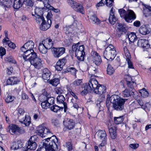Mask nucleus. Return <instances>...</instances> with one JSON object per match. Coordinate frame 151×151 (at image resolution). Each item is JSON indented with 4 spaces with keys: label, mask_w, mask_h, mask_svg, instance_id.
Returning <instances> with one entry per match:
<instances>
[{
    "label": "nucleus",
    "mask_w": 151,
    "mask_h": 151,
    "mask_svg": "<svg viewBox=\"0 0 151 151\" xmlns=\"http://www.w3.org/2000/svg\"><path fill=\"white\" fill-rule=\"evenodd\" d=\"M106 88L104 85L99 84L94 92L96 94L101 95L106 91Z\"/></svg>",
    "instance_id": "obj_21"
},
{
    "label": "nucleus",
    "mask_w": 151,
    "mask_h": 151,
    "mask_svg": "<svg viewBox=\"0 0 151 151\" xmlns=\"http://www.w3.org/2000/svg\"><path fill=\"white\" fill-rule=\"evenodd\" d=\"M22 143L21 141H18L17 142H14L12 143L11 147L12 150H17L22 147Z\"/></svg>",
    "instance_id": "obj_30"
},
{
    "label": "nucleus",
    "mask_w": 151,
    "mask_h": 151,
    "mask_svg": "<svg viewBox=\"0 0 151 151\" xmlns=\"http://www.w3.org/2000/svg\"><path fill=\"white\" fill-rule=\"evenodd\" d=\"M67 2L69 5L73 8L77 3L73 0H67Z\"/></svg>",
    "instance_id": "obj_58"
},
{
    "label": "nucleus",
    "mask_w": 151,
    "mask_h": 151,
    "mask_svg": "<svg viewBox=\"0 0 151 151\" xmlns=\"http://www.w3.org/2000/svg\"><path fill=\"white\" fill-rule=\"evenodd\" d=\"M82 83V79H78L75 80L72 84L75 86H78L81 85Z\"/></svg>",
    "instance_id": "obj_56"
},
{
    "label": "nucleus",
    "mask_w": 151,
    "mask_h": 151,
    "mask_svg": "<svg viewBox=\"0 0 151 151\" xmlns=\"http://www.w3.org/2000/svg\"><path fill=\"white\" fill-rule=\"evenodd\" d=\"M34 19L36 21V22L38 24H40L41 22L45 21L44 17L42 16H34Z\"/></svg>",
    "instance_id": "obj_45"
},
{
    "label": "nucleus",
    "mask_w": 151,
    "mask_h": 151,
    "mask_svg": "<svg viewBox=\"0 0 151 151\" xmlns=\"http://www.w3.org/2000/svg\"><path fill=\"white\" fill-rule=\"evenodd\" d=\"M106 102L107 105L110 101L113 104V108L116 111H121L124 109V104L127 100V99H123L116 95H113L110 96L109 95H107Z\"/></svg>",
    "instance_id": "obj_1"
},
{
    "label": "nucleus",
    "mask_w": 151,
    "mask_h": 151,
    "mask_svg": "<svg viewBox=\"0 0 151 151\" xmlns=\"http://www.w3.org/2000/svg\"><path fill=\"white\" fill-rule=\"evenodd\" d=\"M136 92L135 91L134 89H132L130 91H129L127 88H126L124 90L122 91V95L124 97H128L132 96L133 97H134L135 93Z\"/></svg>",
    "instance_id": "obj_20"
},
{
    "label": "nucleus",
    "mask_w": 151,
    "mask_h": 151,
    "mask_svg": "<svg viewBox=\"0 0 151 151\" xmlns=\"http://www.w3.org/2000/svg\"><path fill=\"white\" fill-rule=\"evenodd\" d=\"M5 60L13 63H15V61L12 56H9L6 57L5 58Z\"/></svg>",
    "instance_id": "obj_51"
},
{
    "label": "nucleus",
    "mask_w": 151,
    "mask_h": 151,
    "mask_svg": "<svg viewBox=\"0 0 151 151\" xmlns=\"http://www.w3.org/2000/svg\"><path fill=\"white\" fill-rule=\"evenodd\" d=\"M23 3L21 0H15L14 2L13 7L14 9H18L22 6Z\"/></svg>",
    "instance_id": "obj_38"
},
{
    "label": "nucleus",
    "mask_w": 151,
    "mask_h": 151,
    "mask_svg": "<svg viewBox=\"0 0 151 151\" xmlns=\"http://www.w3.org/2000/svg\"><path fill=\"white\" fill-rule=\"evenodd\" d=\"M20 82L17 78L12 77L9 78L7 81V83L8 85H14L18 84Z\"/></svg>",
    "instance_id": "obj_28"
},
{
    "label": "nucleus",
    "mask_w": 151,
    "mask_h": 151,
    "mask_svg": "<svg viewBox=\"0 0 151 151\" xmlns=\"http://www.w3.org/2000/svg\"><path fill=\"white\" fill-rule=\"evenodd\" d=\"M137 45L143 48L147 49L150 47V45L147 40L145 39H139L137 42Z\"/></svg>",
    "instance_id": "obj_19"
},
{
    "label": "nucleus",
    "mask_w": 151,
    "mask_h": 151,
    "mask_svg": "<svg viewBox=\"0 0 151 151\" xmlns=\"http://www.w3.org/2000/svg\"><path fill=\"white\" fill-rule=\"evenodd\" d=\"M96 135L99 139L102 141V142L99 145V147L104 146L106 144L107 135L105 131L99 130L96 132Z\"/></svg>",
    "instance_id": "obj_10"
},
{
    "label": "nucleus",
    "mask_w": 151,
    "mask_h": 151,
    "mask_svg": "<svg viewBox=\"0 0 151 151\" xmlns=\"http://www.w3.org/2000/svg\"><path fill=\"white\" fill-rule=\"evenodd\" d=\"M123 50L126 58L131 56L130 55L129 52L126 46L124 47Z\"/></svg>",
    "instance_id": "obj_60"
},
{
    "label": "nucleus",
    "mask_w": 151,
    "mask_h": 151,
    "mask_svg": "<svg viewBox=\"0 0 151 151\" xmlns=\"http://www.w3.org/2000/svg\"><path fill=\"white\" fill-rule=\"evenodd\" d=\"M65 146L69 151L71 150L72 149V144L70 142H68L66 143Z\"/></svg>",
    "instance_id": "obj_61"
},
{
    "label": "nucleus",
    "mask_w": 151,
    "mask_h": 151,
    "mask_svg": "<svg viewBox=\"0 0 151 151\" xmlns=\"http://www.w3.org/2000/svg\"><path fill=\"white\" fill-rule=\"evenodd\" d=\"M54 41L52 40L47 38L45 40L42 41V43L44 45L45 47L48 50L51 49L52 47Z\"/></svg>",
    "instance_id": "obj_15"
},
{
    "label": "nucleus",
    "mask_w": 151,
    "mask_h": 151,
    "mask_svg": "<svg viewBox=\"0 0 151 151\" xmlns=\"http://www.w3.org/2000/svg\"><path fill=\"white\" fill-rule=\"evenodd\" d=\"M14 96H12L10 95H9L7 96L5 99L6 102L9 103L12 101L14 99Z\"/></svg>",
    "instance_id": "obj_53"
},
{
    "label": "nucleus",
    "mask_w": 151,
    "mask_h": 151,
    "mask_svg": "<svg viewBox=\"0 0 151 151\" xmlns=\"http://www.w3.org/2000/svg\"><path fill=\"white\" fill-rule=\"evenodd\" d=\"M131 58V56L127 57L126 58V59L128 65V67L129 68H133V67L132 63L130 60Z\"/></svg>",
    "instance_id": "obj_52"
},
{
    "label": "nucleus",
    "mask_w": 151,
    "mask_h": 151,
    "mask_svg": "<svg viewBox=\"0 0 151 151\" xmlns=\"http://www.w3.org/2000/svg\"><path fill=\"white\" fill-rule=\"evenodd\" d=\"M52 14L51 12H48L47 13V15L46 16L47 21H49V20H50L51 22V19L52 17Z\"/></svg>",
    "instance_id": "obj_62"
},
{
    "label": "nucleus",
    "mask_w": 151,
    "mask_h": 151,
    "mask_svg": "<svg viewBox=\"0 0 151 151\" xmlns=\"http://www.w3.org/2000/svg\"><path fill=\"white\" fill-rule=\"evenodd\" d=\"M56 99L57 102L59 103L63 104L64 108V111L65 112H66L67 109V107L66 103L64 102L65 99L64 96L62 95H58L57 96Z\"/></svg>",
    "instance_id": "obj_24"
},
{
    "label": "nucleus",
    "mask_w": 151,
    "mask_h": 151,
    "mask_svg": "<svg viewBox=\"0 0 151 151\" xmlns=\"http://www.w3.org/2000/svg\"><path fill=\"white\" fill-rule=\"evenodd\" d=\"M50 83L54 86H56L60 83V80L58 78H54L53 79L50 80Z\"/></svg>",
    "instance_id": "obj_42"
},
{
    "label": "nucleus",
    "mask_w": 151,
    "mask_h": 151,
    "mask_svg": "<svg viewBox=\"0 0 151 151\" xmlns=\"http://www.w3.org/2000/svg\"><path fill=\"white\" fill-rule=\"evenodd\" d=\"M39 99L41 103L42 107L45 109L49 108L50 106L54 103L55 98L53 97H50L47 94V92L45 90H43V93L39 97Z\"/></svg>",
    "instance_id": "obj_3"
},
{
    "label": "nucleus",
    "mask_w": 151,
    "mask_h": 151,
    "mask_svg": "<svg viewBox=\"0 0 151 151\" xmlns=\"http://www.w3.org/2000/svg\"><path fill=\"white\" fill-rule=\"evenodd\" d=\"M63 123L66 127L69 129H72L74 127L75 123L72 119H68L64 121Z\"/></svg>",
    "instance_id": "obj_26"
},
{
    "label": "nucleus",
    "mask_w": 151,
    "mask_h": 151,
    "mask_svg": "<svg viewBox=\"0 0 151 151\" xmlns=\"http://www.w3.org/2000/svg\"><path fill=\"white\" fill-rule=\"evenodd\" d=\"M86 83L88 86H90L91 91H93L99 84L97 81L93 78H91L89 80L88 83Z\"/></svg>",
    "instance_id": "obj_17"
},
{
    "label": "nucleus",
    "mask_w": 151,
    "mask_h": 151,
    "mask_svg": "<svg viewBox=\"0 0 151 151\" xmlns=\"http://www.w3.org/2000/svg\"><path fill=\"white\" fill-rule=\"evenodd\" d=\"M23 3L30 7H32L33 5V3L31 0H21Z\"/></svg>",
    "instance_id": "obj_49"
},
{
    "label": "nucleus",
    "mask_w": 151,
    "mask_h": 151,
    "mask_svg": "<svg viewBox=\"0 0 151 151\" xmlns=\"http://www.w3.org/2000/svg\"><path fill=\"white\" fill-rule=\"evenodd\" d=\"M55 92L58 94H61L64 93L65 90L64 88L62 86L57 87L55 89Z\"/></svg>",
    "instance_id": "obj_41"
},
{
    "label": "nucleus",
    "mask_w": 151,
    "mask_h": 151,
    "mask_svg": "<svg viewBox=\"0 0 151 151\" xmlns=\"http://www.w3.org/2000/svg\"><path fill=\"white\" fill-rule=\"evenodd\" d=\"M43 9L42 8H36L35 11V14L34 15L32 14V16H42L43 14Z\"/></svg>",
    "instance_id": "obj_39"
},
{
    "label": "nucleus",
    "mask_w": 151,
    "mask_h": 151,
    "mask_svg": "<svg viewBox=\"0 0 151 151\" xmlns=\"http://www.w3.org/2000/svg\"><path fill=\"white\" fill-rule=\"evenodd\" d=\"M73 8L75 11L82 14H83L84 13V8L80 4L77 3L76 5H75Z\"/></svg>",
    "instance_id": "obj_32"
},
{
    "label": "nucleus",
    "mask_w": 151,
    "mask_h": 151,
    "mask_svg": "<svg viewBox=\"0 0 151 151\" xmlns=\"http://www.w3.org/2000/svg\"><path fill=\"white\" fill-rule=\"evenodd\" d=\"M18 126L14 124H12L9 126L8 129L10 133L12 134H13L17 132Z\"/></svg>",
    "instance_id": "obj_35"
},
{
    "label": "nucleus",
    "mask_w": 151,
    "mask_h": 151,
    "mask_svg": "<svg viewBox=\"0 0 151 151\" xmlns=\"http://www.w3.org/2000/svg\"><path fill=\"white\" fill-rule=\"evenodd\" d=\"M43 3L44 4L45 7L48 9L50 8L51 6L49 4V0H44Z\"/></svg>",
    "instance_id": "obj_55"
},
{
    "label": "nucleus",
    "mask_w": 151,
    "mask_h": 151,
    "mask_svg": "<svg viewBox=\"0 0 151 151\" xmlns=\"http://www.w3.org/2000/svg\"><path fill=\"white\" fill-rule=\"evenodd\" d=\"M66 62V58L65 57L62 59H60L57 62L56 65L55 66V68L58 71H61L62 69Z\"/></svg>",
    "instance_id": "obj_16"
},
{
    "label": "nucleus",
    "mask_w": 151,
    "mask_h": 151,
    "mask_svg": "<svg viewBox=\"0 0 151 151\" xmlns=\"http://www.w3.org/2000/svg\"><path fill=\"white\" fill-rule=\"evenodd\" d=\"M77 27L76 24L69 26H66L63 28V31L65 34L69 35L72 33L74 30V28Z\"/></svg>",
    "instance_id": "obj_18"
},
{
    "label": "nucleus",
    "mask_w": 151,
    "mask_h": 151,
    "mask_svg": "<svg viewBox=\"0 0 151 151\" xmlns=\"http://www.w3.org/2000/svg\"><path fill=\"white\" fill-rule=\"evenodd\" d=\"M114 72V69L110 64L108 65L107 69V73L110 75H112Z\"/></svg>",
    "instance_id": "obj_46"
},
{
    "label": "nucleus",
    "mask_w": 151,
    "mask_h": 151,
    "mask_svg": "<svg viewBox=\"0 0 151 151\" xmlns=\"http://www.w3.org/2000/svg\"><path fill=\"white\" fill-rule=\"evenodd\" d=\"M116 55L115 48L112 44L108 45L104 52L103 56L105 58L110 61L113 60Z\"/></svg>",
    "instance_id": "obj_8"
},
{
    "label": "nucleus",
    "mask_w": 151,
    "mask_h": 151,
    "mask_svg": "<svg viewBox=\"0 0 151 151\" xmlns=\"http://www.w3.org/2000/svg\"><path fill=\"white\" fill-rule=\"evenodd\" d=\"M39 50L40 52L43 54H46L47 52V50H48L45 47L44 45L42 44V43H40L39 46Z\"/></svg>",
    "instance_id": "obj_40"
},
{
    "label": "nucleus",
    "mask_w": 151,
    "mask_h": 151,
    "mask_svg": "<svg viewBox=\"0 0 151 151\" xmlns=\"http://www.w3.org/2000/svg\"><path fill=\"white\" fill-rule=\"evenodd\" d=\"M118 11L121 17L124 18L127 22H132L136 18L134 13L131 10H128L126 11L124 9H119Z\"/></svg>",
    "instance_id": "obj_5"
},
{
    "label": "nucleus",
    "mask_w": 151,
    "mask_h": 151,
    "mask_svg": "<svg viewBox=\"0 0 151 151\" xmlns=\"http://www.w3.org/2000/svg\"><path fill=\"white\" fill-rule=\"evenodd\" d=\"M34 45V43L32 41L30 40L27 42L21 47V50L23 52L21 55H22L24 60L30 57L32 54L35 53L33 49Z\"/></svg>",
    "instance_id": "obj_2"
},
{
    "label": "nucleus",
    "mask_w": 151,
    "mask_h": 151,
    "mask_svg": "<svg viewBox=\"0 0 151 151\" xmlns=\"http://www.w3.org/2000/svg\"><path fill=\"white\" fill-rule=\"evenodd\" d=\"M123 116H121L118 117H114V120L115 124H118L121 123L123 121Z\"/></svg>",
    "instance_id": "obj_43"
},
{
    "label": "nucleus",
    "mask_w": 151,
    "mask_h": 151,
    "mask_svg": "<svg viewBox=\"0 0 151 151\" xmlns=\"http://www.w3.org/2000/svg\"><path fill=\"white\" fill-rule=\"evenodd\" d=\"M0 54L1 58H2V56L6 54V50L4 47H0Z\"/></svg>",
    "instance_id": "obj_59"
},
{
    "label": "nucleus",
    "mask_w": 151,
    "mask_h": 151,
    "mask_svg": "<svg viewBox=\"0 0 151 151\" xmlns=\"http://www.w3.org/2000/svg\"><path fill=\"white\" fill-rule=\"evenodd\" d=\"M109 131L111 137L115 139L116 137V128L115 126H112L109 128Z\"/></svg>",
    "instance_id": "obj_29"
},
{
    "label": "nucleus",
    "mask_w": 151,
    "mask_h": 151,
    "mask_svg": "<svg viewBox=\"0 0 151 151\" xmlns=\"http://www.w3.org/2000/svg\"><path fill=\"white\" fill-rule=\"evenodd\" d=\"M91 55L93 63L96 65H99L100 64L102 60L100 55L95 51H92Z\"/></svg>",
    "instance_id": "obj_13"
},
{
    "label": "nucleus",
    "mask_w": 151,
    "mask_h": 151,
    "mask_svg": "<svg viewBox=\"0 0 151 151\" xmlns=\"http://www.w3.org/2000/svg\"><path fill=\"white\" fill-rule=\"evenodd\" d=\"M140 34L143 35H146L149 34L150 32V29L145 25L141 26L139 29Z\"/></svg>",
    "instance_id": "obj_23"
},
{
    "label": "nucleus",
    "mask_w": 151,
    "mask_h": 151,
    "mask_svg": "<svg viewBox=\"0 0 151 151\" xmlns=\"http://www.w3.org/2000/svg\"><path fill=\"white\" fill-rule=\"evenodd\" d=\"M65 49L64 47H53L51 51L53 56L55 58H59L65 52Z\"/></svg>",
    "instance_id": "obj_12"
},
{
    "label": "nucleus",
    "mask_w": 151,
    "mask_h": 151,
    "mask_svg": "<svg viewBox=\"0 0 151 151\" xmlns=\"http://www.w3.org/2000/svg\"><path fill=\"white\" fill-rule=\"evenodd\" d=\"M12 0H4L3 2V6L6 10V8H9L12 6Z\"/></svg>",
    "instance_id": "obj_36"
},
{
    "label": "nucleus",
    "mask_w": 151,
    "mask_h": 151,
    "mask_svg": "<svg viewBox=\"0 0 151 151\" xmlns=\"http://www.w3.org/2000/svg\"><path fill=\"white\" fill-rule=\"evenodd\" d=\"M63 107H61L57 105H53L51 108V110L55 112H57L60 110H62Z\"/></svg>",
    "instance_id": "obj_47"
},
{
    "label": "nucleus",
    "mask_w": 151,
    "mask_h": 151,
    "mask_svg": "<svg viewBox=\"0 0 151 151\" xmlns=\"http://www.w3.org/2000/svg\"><path fill=\"white\" fill-rule=\"evenodd\" d=\"M104 1L106 6L109 7L112 6L114 3L113 0H104Z\"/></svg>",
    "instance_id": "obj_50"
},
{
    "label": "nucleus",
    "mask_w": 151,
    "mask_h": 151,
    "mask_svg": "<svg viewBox=\"0 0 151 151\" xmlns=\"http://www.w3.org/2000/svg\"><path fill=\"white\" fill-rule=\"evenodd\" d=\"M90 19L92 22H93L94 23L99 24L100 23V21L95 15H93L91 17Z\"/></svg>",
    "instance_id": "obj_48"
},
{
    "label": "nucleus",
    "mask_w": 151,
    "mask_h": 151,
    "mask_svg": "<svg viewBox=\"0 0 151 151\" xmlns=\"http://www.w3.org/2000/svg\"><path fill=\"white\" fill-rule=\"evenodd\" d=\"M117 20V19L115 16L113 12V8H112L110 10V15L109 19V21L111 24H114Z\"/></svg>",
    "instance_id": "obj_25"
},
{
    "label": "nucleus",
    "mask_w": 151,
    "mask_h": 151,
    "mask_svg": "<svg viewBox=\"0 0 151 151\" xmlns=\"http://www.w3.org/2000/svg\"><path fill=\"white\" fill-rule=\"evenodd\" d=\"M143 12L145 16L146 17L151 15V7L145 5L143 9Z\"/></svg>",
    "instance_id": "obj_34"
},
{
    "label": "nucleus",
    "mask_w": 151,
    "mask_h": 151,
    "mask_svg": "<svg viewBox=\"0 0 151 151\" xmlns=\"http://www.w3.org/2000/svg\"><path fill=\"white\" fill-rule=\"evenodd\" d=\"M127 84L129 88L132 89H134V87L136 83L134 81H132L127 83Z\"/></svg>",
    "instance_id": "obj_54"
},
{
    "label": "nucleus",
    "mask_w": 151,
    "mask_h": 151,
    "mask_svg": "<svg viewBox=\"0 0 151 151\" xmlns=\"http://www.w3.org/2000/svg\"><path fill=\"white\" fill-rule=\"evenodd\" d=\"M88 70L89 74L91 75V77H92L93 76H94L96 71V69L95 67L91 66L89 67Z\"/></svg>",
    "instance_id": "obj_44"
},
{
    "label": "nucleus",
    "mask_w": 151,
    "mask_h": 151,
    "mask_svg": "<svg viewBox=\"0 0 151 151\" xmlns=\"http://www.w3.org/2000/svg\"><path fill=\"white\" fill-rule=\"evenodd\" d=\"M17 111L18 118L20 122L26 126H29L31 123L30 119L29 117H27L26 115L23 116L22 118L24 113V110L22 109L19 108Z\"/></svg>",
    "instance_id": "obj_9"
},
{
    "label": "nucleus",
    "mask_w": 151,
    "mask_h": 151,
    "mask_svg": "<svg viewBox=\"0 0 151 151\" xmlns=\"http://www.w3.org/2000/svg\"><path fill=\"white\" fill-rule=\"evenodd\" d=\"M117 32H126V28L124 24L121 23H117L116 24Z\"/></svg>",
    "instance_id": "obj_33"
},
{
    "label": "nucleus",
    "mask_w": 151,
    "mask_h": 151,
    "mask_svg": "<svg viewBox=\"0 0 151 151\" xmlns=\"http://www.w3.org/2000/svg\"><path fill=\"white\" fill-rule=\"evenodd\" d=\"M33 137H31L29 139V140L27 143V146L26 145V147H24L27 150H28L29 149L30 150H35L37 147V145L36 143L32 141V139Z\"/></svg>",
    "instance_id": "obj_14"
},
{
    "label": "nucleus",
    "mask_w": 151,
    "mask_h": 151,
    "mask_svg": "<svg viewBox=\"0 0 151 151\" xmlns=\"http://www.w3.org/2000/svg\"><path fill=\"white\" fill-rule=\"evenodd\" d=\"M128 36L129 40L131 42H133L137 40V36L134 32L128 33Z\"/></svg>",
    "instance_id": "obj_37"
},
{
    "label": "nucleus",
    "mask_w": 151,
    "mask_h": 151,
    "mask_svg": "<svg viewBox=\"0 0 151 151\" xmlns=\"http://www.w3.org/2000/svg\"><path fill=\"white\" fill-rule=\"evenodd\" d=\"M36 133L42 137L47 136L50 134L49 130L43 125H40L37 127Z\"/></svg>",
    "instance_id": "obj_11"
},
{
    "label": "nucleus",
    "mask_w": 151,
    "mask_h": 151,
    "mask_svg": "<svg viewBox=\"0 0 151 151\" xmlns=\"http://www.w3.org/2000/svg\"><path fill=\"white\" fill-rule=\"evenodd\" d=\"M104 0H101L99 3L97 4L96 5L97 7H100L103 6L105 5Z\"/></svg>",
    "instance_id": "obj_63"
},
{
    "label": "nucleus",
    "mask_w": 151,
    "mask_h": 151,
    "mask_svg": "<svg viewBox=\"0 0 151 151\" xmlns=\"http://www.w3.org/2000/svg\"><path fill=\"white\" fill-rule=\"evenodd\" d=\"M51 23V22L49 20V21L47 22H46L45 20L44 21H43L40 26V29L41 30L43 31L47 30L50 27Z\"/></svg>",
    "instance_id": "obj_22"
},
{
    "label": "nucleus",
    "mask_w": 151,
    "mask_h": 151,
    "mask_svg": "<svg viewBox=\"0 0 151 151\" xmlns=\"http://www.w3.org/2000/svg\"><path fill=\"white\" fill-rule=\"evenodd\" d=\"M24 60L30 63L37 69H40L43 67L42 61L40 58L37 57L36 53L32 54L30 57Z\"/></svg>",
    "instance_id": "obj_6"
},
{
    "label": "nucleus",
    "mask_w": 151,
    "mask_h": 151,
    "mask_svg": "<svg viewBox=\"0 0 151 151\" xmlns=\"http://www.w3.org/2000/svg\"><path fill=\"white\" fill-rule=\"evenodd\" d=\"M71 73L73 75L76 77V72L77 70L74 68L72 67L69 68V70Z\"/></svg>",
    "instance_id": "obj_57"
},
{
    "label": "nucleus",
    "mask_w": 151,
    "mask_h": 151,
    "mask_svg": "<svg viewBox=\"0 0 151 151\" xmlns=\"http://www.w3.org/2000/svg\"><path fill=\"white\" fill-rule=\"evenodd\" d=\"M79 43L75 45H73L72 47V50L75 52V56L77 59L80 61H82L84 59V56L85 55L84 52V47L83 45L78 46Z\"/></svg>",
    "instance_id": "obj_7"
},
{
    "label": "nucleus",
    "mask_w": 151,
    "mask_h": 151,
    "mask_svg": "<svg viewBox=\"0 0 151 151\" xmlns=\"http://www.w3.org/2000/svg\"><path fill=\"white\" fill-rule=\"evenodd\" d=\"M58 139L55 135L48 137L43 142V146L49 151H55L57 149L56 142Z\"/></svg>",
    "instance_id": "obj_4"
},
{
    "label": "nucleus",
    "mask_w": 151,
    "mask_h": 151,
    "mask_svg": "<svg viewBox=\"0 0 151 151\" xmlns=\"http://www.w3.org/2000/svg\"><path fill=\"white\" fill-rule=\"evenodd\" d=\"M139 147V144H132L129 145V147L131 148L135 149Z\"/></svg>",
    "instance_id": "obj_64"
},
{
    "label": "nucleus",
    "mask_w": 151,
    "mask_h": 151,
    "mask_svg": "<svg viewBox=\"0 0 151 151\" xmlns=\"http://www.w3.org/2000/svg\"><path fill=\"white\" fill-rule=\"evenodd\" d=\"M91 91L90 86H89L86 83H85L82 87V91L81 93L82 96L85 95L88 92H91Z\"/></svg>",
    "instance_id": "obj_31"
},
{
    "label": "nucleus",
    "mask_w": 151,
    "mask_h": 151,
    "mask_svg": "<svg viewBox=\"0 0 151 151\" xmlns=\"http://www.w3.org/2000/svg\"><path fill=\"white\" fill-rule=\"evenodd\" d=\"M42 77L43 79L46 80H49L50 79L51 75L50 72L47 68H44L43 70Z\"/></svg>",
    "instance_id": "obj_27"
}]
</instances>
